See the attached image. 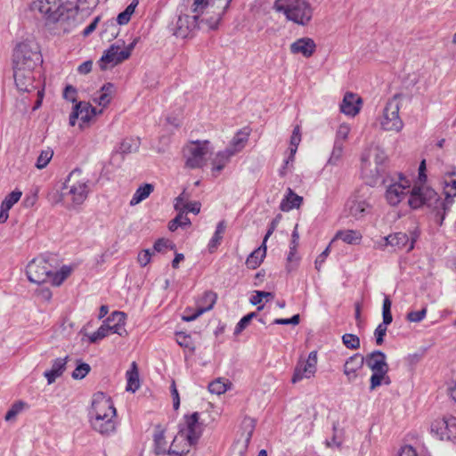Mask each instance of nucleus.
Wrapping results in <instances>:
<instances>
[{
    "label": "nucleus",
    "instance_id": "nucleus-55",
    "mask_svg": "<svg viewBox=\"0 0 456 456\" xmlns=\"http://www.w3.org/2000/svg\"><path fill=\"white\" fill-rule=\"evenodd\" d=\"M270 297H273V294L271 292L256 291V295L252 296L250 298V303L256 305L261 303L264 297L267 298Z\"/></svg>",
    "mask_w": 456,
    "mask_h": 456
},
{
    "label": "nucleus",
    "instance_id": "nucleus-9",
    "mask_svg": "<svg viewBox=\"0 0 456 456\" xmlns=\"http://www.w3.org/2000/svg\"><path fill=\"white\" fill-rule=\"evenodd\" d=\"M135 44L136 41L134 40L126 47H124V42L119 44V41H118L116 44L110 45L99 61L101 69H107L109 65L113 67L128 59L135 46Z\"/></svg>",
    "mask_w": 456,
    "mask_h": 456
},
{
    "label": "nucleus",
    "instance_id": "nucleus-15",
    "mask_svg": "<svg viewBox=\"0 0 456 456\" xmlns=\"http://www.w3.org/2000/svg\"><path fill=\"white\" fill-rule=\"evenodd\" d=\"M102 113V110L99 111ZM98 114L96 109L93 107L89 102H79L77 103L69 116V125L75 126L76 120L79 118L81 120L80 127L84 125L88 124L91 119Z\"/></svg>",
    "mask_w": 456,
    "mask_h": 456
},
{
    "label": "nucleus",
    "instance_id": "nucleus-18",
    "mask_svg": "<svg viewBox=\"0 0 456 456\" xmlns=\"http://www.w3.org/2000/svg\"><path fill=\"white\" fill-rule=\"evenodd\" d=\"M13 77L17 88L22 92H29L34 88L33 70L13 68Z\"/></svg>",
    "mask_w": 456,
    "mask_h": 456
},
{
    "label": "nucleus",
    "instance_id": "nucleus-31",
    "mask_svg": "<svg viewBox=\"0 0 456 456\" xmlns=\"http://www.w3.org/2000/svg\"><path fill=\"white\" fill-rule=\"evenodd\" d=\"M126 376L127 379L126 391L134 393L140 386L139 374L135 362H132L131 369L126 371Z\"/></svg>",
    "mask_w": 456,
    "mask_h": 456
},
{
    "label": "nucleus",
    "instance_id": "nucleus-28",
    "mask_svg": "<svg viewBox=\"0 0 456 456\" xmlns=\"http://www.w3.org/2000/svg\"><path fill=\"white\" fill-rule=\"evenodd\" d=\"M67 362L66 358H58L53 361L51 370L45 371V377L47 379L48 384H52L65 370Z\"/></svg>",
    "mask_w": 456,
    "mask_h": 456
},
{
    "label": "nucleus",
    "instance_id": "nucleus-38",
    "mask_svg": "<svg viewBox=\"0 0 456 456\" xmlns=\"http://www.w3.org/2000/svg\"><path fill=\"white\" fill-rule=\"evenodd\" d=\"M139 146L140 141L138 138H126L120 143L119 151L123 154L132 153L136 151Z\"/></svg>",
    "mask_w": 456,
    "mask_h": 456
},
{
    "label": "nucleus",
    "instance_id": "nucleus-16",
    "mask_svg": "<svg viewBox=\"0 0 456 456\" xmlns=\"http://www.w3.org/2000/svg\"><path fill=\"white\" fill-rule=\"evenodd\" d=\"M316 364H317V352L312 351L308 358L305 362H298L291 381L293 383H297L303 379H310L313 377L316 371Z\"/></svg>",
    "mask_w": 456,
    "mask_h": 456
},
{
    "label": "nucleus",
    "instance_id": "nucleus-20",
    "mask_svg": "<svg viewBox=\"0 0 456 456\" xmlns=\"http://www.w3.org/2000/svg\"><path fill=\"white\" fill-rule=\"evenodd\" d=\"M364 364V357L360 354H355L349 357L344 364V374L349 383L354 382L358 377V370Z\"/></svg>",
    "mask_w": 456,
    "mask_h": 456
},
{
    "label": "nucleus",
    "instance_id": "nucleus-6",
    "mask_svg": "<svg viewBox=\"0 0 456 456\" xmlns=\"http://www.w3.org/2000/svg\"><path fill=\"white\" fill-rule=\"evenodd\" d=\"M41 61V54L35 44L22 42L17 45L13 51V68L34 70L36 66Z\"/></svg>",
    "mask_w": 456,
    "mask_h": 456
},
{
    "label": "nucleus",
    "instance_id": "nucleus-47",
    "mask_svg": "<svg viewBox=\"0 0 456 456\" xmlns=\"http://www.w3.org/2000/svg\"><path fill=\"white\" fill-rule=\"evenodd\" d=\"M350 130L351 128L349 125L346 123L341 124L337 130L335 142H339L344 144L348 137Z\"/></svg>",
    "mask_w": 456,
    "mask_h": 456
},
{
    "label": "nucleus",
    "instance_id": "nucleus-33",
    "mask_svg": "<svg viewBox=\"0 0 456 456\" xmlns=\"http://www.w3.org/2000/svg\"><path fill=\"white\" fill-rule=\"evenodd\" d=\"M113 88L114 86L110 83L104 85L98 93V95L94 97V102L102 107H106L111 100Z\"/></svg>",
    "mask_w": 456,
    "mask_h": 456
},
{
    "label": "nucleus",
    "instance_id": "nucleus-60",
    "mask_svg": "<svg viewBox=\"0 0 456 456\" xmlns=\"http://www.w3.org/2000/svg\"><path fill=\"white\" fill-rule=\"evenodd\" d=\"M250 322L251 321L249 320V317H247L246 315L243 316L237 323L234 329V335H239L242 330H244L248 326Z\"/></svg>",
    "mask_w": 456,
    "mask_h": 456
},
{
    "label": "nucleus",
    "instance_id": "nucleus-8",
    "mask_svg": "<svg viewBox=\"0 0 456 456\" xmlns=\"http://www.w3.org/2000/svg\"><path fill=\"white\" fill-rule=\"evenodd\" d=\"M208 141H195L187 144L183 150L185 166L195 169L202 167L210 153Z\"/></svg>",
    "mask_w": 456,
    "mask_h": 456
},
{
    "label": "nucleus",
    "instance_id": "nucleus-10",
    "mask_svg": "<svg viewBox=\"0 0 456 456\" xmlns=\"http://www.w3.org/2000/svg\"><path fill=\"white\" fill-rule=\"evenodd\" d=\"M401 97L402 94H395L387 102L380 121L381 127L386 131L399 132L403 126V120L399 117V99Z\"/></svg>",
    "mask_w": 456,
    "mask_h": 456
},
{
    "label": "nucleus",
    "instance_id": "nucleus-21",
    "mask_svg": "<svg viewBox=\"0 0 456 456\" xmlns=\"http://www.w3.org/2000/svg\"><path fill=\"white\" fill-rule=\"evenodd\" d=\"M249 126L238 130L230 141V157L240 152L248 144L251 134Z\"/></svg>",
    "mask_w": 456,
    "mask_h": 456
},
{
    "label": "nucleus",
    "instance_id": "nucleus-46",
    "mask_svg": "<svg viewBox=\"0 0 456 456\" xmlns=\"http://www.w3.org/2000/svg\"><path fill=\"white\" fill-rule=\"evenodd\" d=\"M91 367L89 364L81 362L77 364L76 369L72 372V378L75 379H81L85 378L90 371Z\"/></svg>",
    "mask_w": 456,
    "mask_h": 456
},
{
    "label": "nucleus",
    "instance_id": "nucleus-1",
    "mask_svg": "<svg viewBox=\"0 0 456 456\" xmlns=\"http://www.w3.org/2000/svg\"><path fill=\"white\" fill-rule=\"evenodd\" d=\"M409 192V206L414 209L426 206L435 215V222L441 226L456 197V180L451 178L444 182V200H442L438 193L428 186H414L410 191L409 182L403 178L400 183L390 184L385 196L389 205L396 206Z\"/></svg>",
    "mask_w": 456,
    "mask_h": 456
},
{
    "label": "nucleus",
    "instance_id": "nucleus-54",
    "mask_svg": "<svg viewBox=\"0 0 456 456\" xmlns=\"http://www.w3.org/2000/svg\"><path fill=\"white\" fill-rule=\"evenodd\" d=\"M23 405L24 403L21 402L14 403L12 407L7 411L5 419L8 421L13 419L21 411Z\"/></svg>",
    "mask_w": 456,
    "mask_h": 456
},
{
    "label": "nucleus",
    "instance_id": "nucleus-29",
    "mask_svg": "<svg viewBox=\"0 0 456 456\" xmlns=\"http://www.w3.org/2000/svg\"><path fill=\"white\" fill-rule=\"evenodd\" d=\"M226 226L227 225L225 220H222L218 223L216 232H214L208 245V249L210 253H213L217 249L218 246L220 245L223 240L224 234L226 230Z\"/></svg>",
    "mask_w": 456,
    "mask_h": 456
},
{
    "label": "nucleus",
    "instance_id": "nucleus-13",
    "mask_svg": "<svg viewBox=\"0 0 456 456\" xmlns=\"http://www.w3.org/2000/svg\"><path fill=\"white\" fill-rule=\"evenodd\" d=\"M91 418H107L114 419L116 416V409L110 397L105 396L103 394L95 395L93 403L92 409L89 411Z\"/></svg>",
    "mask_w": 456,
    "mask_h": 456
},
{
    "label": "nucleus",
    "instance_id": "nucleus-4",
    "mask_svg": "<svg viewBox=\"0 0 456 456\" xmlns=\"http://www.w3.org/2000/svg\"><path fill=\"white\" fill-rule=\"evenodd\" d=\"M208 419L205 412H193L185 415L183 421L179 424L178 438L186 439L189 445H195L202 435L203 428Z\"/></svg>",
    "mask_w": 456,
    "mask_h": 456
},
{
    "label": "nucleus",
    "instance_id": "nucleus-30",
    "mask_svg": "<svg viewBox=\"0 0 456 456\" xmlns=\"http://www.w3.org/2000/svg\"><path fill=\"white\" fill-rule=\"evenodd\" d=\"M266 254V246L262 244L258 248L255 249L247 258L246 265L249 269L257 268L263 262Z\"/></svg>",
    "mask_w": 456,
    "mask_h": 456
},
{
    "label": "nucleus",
    "instance_id": "nucleus-11",
    "mask_svg": "<svg viewBox=\"0 0 456 456\" xmlns=\"http://www.w3.org/2000/svg\"><path fill=\"white\" fill-rule=\"evenodd\" d=\"M52 265L41 256L28 263L26 273L31 282L40 284L48 281Z\"/></svg>",
    "mask_w": 456,
    "mask_h": 456
},
{
    "label": "nucleus",
    "instance_id": "nucleus-2",
    "mask_svg": "<svg viewBox=\"0 0 456 456\" xmlns=\"http://www.w3.org/2000/svg\"><path fill=\"white\" fill-rule=\"evenodd\" d=\"M81 175L79 168L70 172L63 184V191L56 202L67 199L74 207L84 203L90 192L92 183L88 178L81 177Z\"/></svg>",
    "mask_w": 456,
    "mask_h": 456
},
{
    "label": "nucleus",
    "instance_id": "nucleus-14",
    "mask_svg": "<svg viewBox=\"0 0 456 456\" xmlns=\"http://www.w3.org/2000/svg\"><path fill=\"white\" fill-rule=\"evenodd\" d=\"M216 300V295L211 291H206L203 296L197 301L196 309L192 311L186 308L183 315V320L191 322L197 319L202 314L212 309Z\"/></svg>",
    "mask_w": 456,
    "mask_h": 456
},
{
    "label": "nucleus",
    "instance_id": "nucleus-56",
    "mask_svg": "<svg viewBox=\"0 0 456 456\" xmlns=\"http://www.w3.org/2000/svg\"><path fill=\"white\" fill-rule=\"evenodd\" d=\"M151 257V251L149 249H144L139 253L137 260L141 266H146L150 263Z\"/></svg>",
    "mask_w": 456,
    "mask_h": 456
},
{
    "label": "nucleus",
    "instance_id": "nucleus-19",
    "mask_svg": "<svg viewBox=\"0 0 456 456\" xmlns=\"http://www.w3.org/2000/svg\"><path fill=\"white\" fill-rule=\"evenodd\" d=\"M364 363L372 370L379 372H388V364L387 363L386 354L376 350L364 357Z\"/></svg>",
    "mask_w": 456,
    "mask_h": 456
},
{
    "label": "nucleus",
    "instance_id": "nucleus-41",
    "mask_svg": "<svg viewBox=\"0 0 456 456\" xmlns=\"http://www.w3.org/2000/svg\"><path fill=\"white\" fill-rule=\"evenodd\" d=\"M391 305H392V302L389 299V297H385V298L383 300V305H382L383 322L380 324L387 326L392 322L393 316L391 314Z\"/></svg>",
    "mask_w": 456,
    "mask_h": 456
},
{
    "label": "nucleus",
    "instance_id": "nucleus-59",
    "mask_svg": "<svg viewBox=\"0 0 456 456\" xmlns=\"http://www.w3.org/2000/svg\"><path fill=\"white\" fill-rule=\"evenodd\" d=\"M77 89L72 86H67L63 92V97L72 102H76Z\"/></svg>",
    "mask_w": 456,
    "mask_h": 456
},
{
    "label": "nucleus",
    "instance_id": "nucleus-53",
    "mask_svg": "<svg viewBox=\"0 0 456 456\" xmlns=\"http://www.w3.org/2000/svg\"><path fill=\"white\" fill-rule=\"evenodd\" d=\"M297 248L294 247V246H289V255L287 256V262H288V265H287V271L288 272H291L292 269H293V266L291 265V264L296 261L297 262L298 261V257L296 256L297 255Z\"/></svg>",
    "mask_w": 456,
    "mask_h": 456
},
{
    "label": "nucleus",
    "instance_id": "nucleus-7",
    "mask_svg": "<svg viewBox=\"0 0 456 456\" xmlns=\"http://www.w3.org/2000/svg\"><path fill=\"white\" fill-rule=\"evenodd\" d=\"M387 156L379 146L370 147L362 156V171L364 175L378 178L385 171Z\"/></svg>",
    "mask_w": 456,
    "mask_h": 456
},
{
    "label": "nucleus",
    "instance_id": "nucleus-37",
    "mask_svg": "<svg viewBox=\"0 0 456 456\" xmlns=\"http://www.w3.org/2000/svg\"><path fill=\"white\" fill-rule=\"evenodd\" d=\"M154 451L156 454H165L167 452V442L165 440L164 431L158 430L154 434Z\"/></svg>",
    "mask_w": 456,
    "mask_h": 456
},
{
    "label": "nucleus",
    "instance_id": "nucleus-40",
    "mask_svg": "<svg viewBox=\"0 0 456 456\" xmlns=\"http://www.w3.org/2000/svg\"><path fill=\"white\" fill-rule=\"evenodd\" d=\"M53 156V151L52 149L47 148L46 150H43L37 157L36 167L38 169L45 168L52 159Z\"/></svg>",
    "mask_w": 456,
    "mask_h": 456
},
{
    "label": "nucleus",
    "instance_id": "nucleus-58",
    "mask_svg": "<svg viewBox=\"0 0 456 456\" xmlns=\"http://www.w3.org/2000/svg\"><path fill=\"white\" fill-rule=\"evenodd\" d=\"M63 276L60 275L59 272H53V268L51 269V274L49 275V280L47 282L51 283L53 286H60L64 281Z\"/></svg>",
    "mask_w": 456,
    "mask_h": 456
},
{
    "label": "nucleus",
    "instance_id": "nucleus-22",
    "mask_svg": "<svg viewBox=\"0 0 456 456\" xmlns=\"http://www.w3.org/2000/svg\"><path fill=\"white\" fill-rule=\"evenodd\" d=\"M315 49L316 45L310 37L299 38L290 45V52L292 53H301L306 58L311 57L315 52Z\"/></svg>",
    "mask_w": 456,
    "mask_h": 456
},
{
    "label": "nucleus",
    "instance_id": "nucleus-25",
    "mask_svg": "<svg viewBox=\"0 0 456 456\" xmlns=\"http://www.w3.org/2000/svg\"><path fill=\"white\" fill-rule=\"evenodd\" d=\"M92 428L103 436H110L115 432L116 424L114 419L91 418Z\"/></svg>",
    "mask_w": 456,
    "mask_h": 456
},
{
    "label": "nucleus",
    "instance_id": "nucleus-3",
    "mask_svg": "<svg viewBox=\"0 0 456 456\" xmlns=\"http://www.w3.org/2000/svg\"><path fill=\"white\" fill-rule=\"evenodd\" d=\"M273 7L297 25L306 26L313 18L314 10L307 0H276Z\"/></svg>",
    "mask_w": 456,
    "mask_h": 456
},
{
    "label": "nucleus",
    "instance_id": "nucleus-45",
    "mask_svg": "<svg viewBox=\"0 0 456 456\" xmlns=\"http://www.w3.org/2000/svg\"><path fill=\"white\" fill-rule=\"evenodd\" d=\"M21 191H13L11 193H9L4 201L2 202V206H4L6 209H11L12 206L19 201V200L21 197Z\"/></svg>",
    "mask_w": 456,
    "mask_h": 456
},
{
    "label": "nucleus",
    "instance_id": "nucleus-44",
    "mask_svg": "<svg viewBox=\"0 0 456 456\" xmlns=\"http://www.w3.org/2000/svg\"><path fill=\"white\" fill-rule=\"evenodd\" d=\"M342 342L348 349H358L360 347V339L354 334L346 333L343 335Z\"/></svg>",
    "mask_w": 456,
    "mask_h": 456
},
{
    "label": "nucleus",
    "instance_id": "nucleus-24",
    "mask_svg": "<svg viewBox=\"0 0 456 456\" xmlns=\"http://www.w3.org/2000/svg\"><path fill=\"white\" fill-rule=\"evenodd\" d=\"M205 22L203 19H200L199 14L190 17L189 15H180L176 22V34L181 37H185L187 30L190 29L191 25L200 27L201 23Z\"/></svg>",
    "mask_w": 456,
    "mask_h": 456
},
{
    "label": "nucleus",
    "instance_id": "nucleus-64",
    "mask_svg": "<svg viewBox=\"0 0 456 456\" xmlns=\"http://www.w3.org/2000/svg\"><path fill=\"white\" fill-rule=\"evenodd\" d=\"M209 0H194L192 12L195 13L200 12L208 4Z\"/></svg>",
    "mask_w": 456,
    "mask_h": 456
},
{
    "label": "nucleus",
    "instance_id": "nucleus-42",
    "mask_svg": "<svg viewBox=\"0 0 456 456\" xmlns=\"http://www.w3.org/2000/svg\"><path fill=\"white\" fill-rule=\"evenodd\" d=\"M227 384L224 381V379L218 378L209 383L208 385V390L211 394H215L217 395H220L226 392L227 390Z\"/></svg>",
    "mask_w": 456,
    "mask_h": 456
},
{
    "label": "nucleus",
    "instance_id": "nucleus-17",
    "mask_svg": "<svg viewBox=\"0 0 456 456\" xmlns=\"http://www.w3.org/2000/svg\"><path fill=\"white\" fill-rule=\"evenodd\" d=\"M383 240L386 242V246H391L395 250L405 249L407 252H410L414 248L417 235L412 234L410 238L406 233L399 232L389 234L384 237Z\"/></svg>",
    "mask_w": 456,
    "mask_h": 456
},
{
    "label": "nucleus",
    "instance_id": "nucleus-43",
    "mask_svg": "<svg viewBox=\"0 0 456 456\" xmlns=\"http://www.w3.org/2000/svg\"><path fill=\"white\" fill-rule=\"evenodd\" d=\"M343 149H344V144L342 142H335L333 150H332L331 155L328 160V163L330 165H337L342 158Z\"/></svg>",
    "mask_w": 456,
    "mask_h": 456
},
{
    "label": "nucleus",
    "instance_id": "nucleus-32",
    "mask_svg": "<svg viewBox=\"0 0 456 456\" xmlns=\"http://www.w3.org/2000/svg\"><path fill=\"white\" fill-rule=\"evenodd\" d=\"M369 207L370 205L365 200H353L348 202L349 214L357 219L366 214Z\"/></svg>",
    "mask_w": 456,
    "mask_h": 456
},
{
    "label": "nucleus",
    "instance_id": "nucleus-23",
    "mask_svg": "<svg viewBox=\"0 0 456 456\" xmlns=\"http://www.w3.org/2000/svg\"><path fill=\"white\" fill-rule=\"evenodd\" d=\"M362 100L353 93H346L340 104V110L346 115L355 116L360 110Z\"/></svg>",
    "mask_w": 456,
    "mask_h": 456
},
{
    "label": "nucleus",
    "instance_id": "nucleus-48",
    "mask_svg": "<svg viewBox=\"0 0 456 456\" xmlns=\"http://www.w3.org/2000/svg\"><path fill=\"white\" fill-rule=\"evenodd\" d=\"M227 156L224 153L218 154L213 160V175L219 173L226 165Z\"/></svg>",
    "mask_w": 456,
    "mask_h": 456
},
{
    "label": "nucleus",
    "instance_id": "nucleus-12",
    "mask_svg": "<svg viewBox=\"0 0 456 456\" xmlns=\"http://www.w3.org/2000/svg\"><path fill=\"white\" fill-rule=\"evenodd\" d=\"M431 433L440 440H456V417L444 416L434 420L431 424Z\"/></svg>",
    "mask_w": 456,
    "mask_h": 456
},
{
    "label": "nucleus",
    "instance_id": "nucleus-51",
    "mask_svg": "<svg viewBox=\"0 0 456 456\" xmlns=\"http://www.w3.org/2000/svg\"><path fill=\"white\" fill-rule=\"evenodd\" d=\"M387 326H386V325L379 324L374 331L376 344L378 346L382 345L384 342V337L386 336L387 329Z\"/></svg>",
    "mask_w": 456,
    "mask_h": 456
},
{
    "label": "nucleus",
    "instance_id": "nucleus-61",
    "mask_svg": "<svg viewBox=\"0 0 456 456\" xmlns=\"http://www.w3.org/2000/svg\"><path fill=\"white\" fill-rule=\"evenodd\" d=\"M330 254V245L317 256L315 260V268L319 271L322 267V265L325 262L326 257Z\"/></svg>",
    "mask_w": 456,
    "mask_h": 456
},
{
    "label": "nucleus",
    "instance_id": "nucleus-36",
    "mask_svg": "<svg viewBox=\"0 0 456 456\" xmlns=\"http://www.w3.org/2000/svg\"><path fill=\"white\" fill-rule=\"evenodd\" d=\"M152 191H153V186L150 183H145L144 185L140 186L135 191L134 194L133 195V197L130 200V205L135 206V205L139 204L143 200L148 198L150 196V194L152 192Z\"/></svg>",
    "mask_w": 456,
    "mask_h": 456
},
{
    "label": "nucleus",
    "instance_id": "nucleus-34",
    "mask_svg": "<svg viewBox=\"0 0 456 456\" xmlns=\"http://www.w3.org/2000/svg\"><path fill=\"white\" fill-rule=\"evenodd\" d=\"M335 239H340L347 244L355 245L360 243L362 234L354 230L338 231L335 235Z\"/></svg>",
    "mask_w": 456,
    "mask_h": 456
},
{
    "label": "nucleus",
    "instance_id": "nucleus-50",
    "mask_svg": "<svg viewBox=\"0 0 456 456\" xmlns=\"http://www.w3.org/2000/svg\"><path fill=\"white\" fill-rule=\"evenodd\" d=\"M385 374H387V372L373 371L370 377V390H374L376 387H379L382 384V381L385 378Z\"/></svg>",
    "mask_w": 456,
    "mask_h": 456
},
{
    "label": "nucleus",
    "instance_id": "nucleus-5",
    "mask_svg": "<svg viewBox=\"0 0 456 456\" xmlns=\"http://www.w3.org/2000/svg\"><path fill=\"white\" fill-rule=\"evenodd\" d=\"M32 9L38 11L50 22H64L75 13L74 11L64 6L60 0H37L33 2Z\"/></svg>",
    "mask_w": 456,
    "mask_h": 456
},
{
    "label": "nucleus",
    "instance_id": "nucleus-62",
    "mask_svg": "<svg viewBox=\"0 0 456 456\" xmlns=\"http://www.w3.org/2000/svg\"><path fill=\"white\" fill-rule=\"evenodd\" d=\"M183 210L182 212H191L193 214H198L200 210V204L199 202H187L183 206Z\"/></svg>",
    "mask_w": 456,
    "mask_h": 456
},
{
    "label": "nucleus",
    "instance_id": "nucleus-26",
    "mask_svg": "<svg viewBox=\"0 0 456 456\" xmlns=\"http://www.w3.org/2000/svg\"><path fill=\"white\" fill-rule=\"evenodd\" d=\"M126 314L124 312L115 311L106 320L113 325V333L124 337L127 334L125 329Z\"/></svg>",
    "mask_w": 456,
    "mask_h": 456
},
{
    "label": "nucleus",
    "instance_id": "nucleus-63",
    "mask_svg": "<svg viewBox=\"0 0 456 456\" xmlns=\"http://www.w3.org/2000/svg\"><path fill=\"white\" fill-rule=\"evenodd\" d=\"M177 337V343L185 348H191V338L190 337L184 335L183 333H178L176 335Z\"/></svg>",
    "mask_w": 456,
    "mask_h": 456
},
{
    "label": "nucleus",
    "instance_id": "nucleus-49",
    "mask_svg": "<svg viewBox=\"0 0 456 456\" xmlns=\"http://www.w3.org/2000/svg\"><path fill=\"white\" fill-rule=\"evenodd\" d=\"M427 314V307H423L419 311H411L407 314L406 319L411 322H421Z\"/></svg>",
    "mask_w": 456,
    "mask_h": 456
},
{
    "label": "nucleus",
    "instance_id": "nucleus-35",
    "mask_svg": "<svg viewBox=\"0 0 456 456\" xmlns=\"http://www.w3.org/2000/svg\"><path fill=\"white\" fill-rule=\"evenodd\" d=\"M110 333H113V325L110 322H107V320L103 322V323L98 328V330L92 333L89 337V340L91 343H95L98 340H101Z\"/></svg>",
    "mask_w": 456,
    "mask_h": 456
},
{
    "label": "nucleus",
    "instance_id": "nucleus-57",
    "mask_svg": "<svg viewBox=\"0 0 456 456\" xmlns=\"http://www.w3.org/2000/svg\"><path fill=\"white\" fill-rule=\"evenodd\" d=\"M168 247H170L171 248H174L172 243L168 240H165V239H159L154 243V246H153L154 250L157 252H162L164 249L167 248Z\"/></svg>",
    "mask_w": 456,
    "mask_h": 456
},
{
    "label": "nucleus",
    "instance_id": "nucleus-27",
    "mask_svg": "<svg viewBox=\"0 0 456 456\" xmlns=\"http://www.w3.org/2000/svg\"><path fill=\"white\" fill-rule=\"evenodd\" d=\"M303 202V198L296 194L291 188L287 189V193L281 200L280 208L283 212H289L293 208H299Z\"/></svg>",
    "mask_w": 456,
    "mask_h": 456
},
{
    "label": "nucleus",
    "instance_id": "nucleus-52",
    "mask_svg": "<svg viewBox=\"0 0 456 456\" xmlns=\"http://www.w3.org/2000/svg\"><path fill=\"white\" fill-rule=\"evenodd\" d=\"M242 425L245 428V431H246V438H245V441L246 443L248 444L251 438V436H252V433H253V430H254V420L252 419H245L242 422Z\"/></svg>",
    "mask_w": 456,
    "mask_h": 456
},
{
    "label": "nucleus",
    "instance_id": "nucleus-39",
    "mask_svg": "<svg viewBox=\"0 0 456 456\" xmlns=\"http://www.w3.org/2000/svg\"><path fill=\"white\" fill-rule=\"evenodd\" d=\"M191 224L190 219L187 215L183 212H180L175 218L170 221L168 224V228L170 231H175L179 226L183 227L189 225Z\"/></svg>",
    "mask_w": 456,
    "mask_h": 456
}]
</instances>
